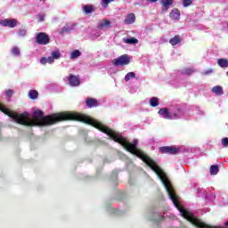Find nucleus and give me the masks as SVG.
Listing matches in <instances>:
<instances>
[{"label": "nucleus", "instance_id": "nucleus-1", "mask_svg": "<svg viewBox=\"0 0 228 228\" xmlns=\"http://www.w3.org/2000/svg\"><path fill=\"white\" fill-rule=\"evenodd\" d=\"M129 63H131V57L127 54H123L113 60V65L115 67H124L129 65Z\"/></svg>", "mask_w": 228, "mask_h": 228}, {"label": "nucleus", "instance_id": "nucleus-2", "mask_svg": "<svg viewBox=\"0 0 228 228\" xmlns=\"http://www.w3.org/2000/svg\"><path fill=\"white\" fill-rule=\"evenodd\" d=\"M181 149L175 146H162L159 148V152L160 154H170L172 156H175V154H179Z\"/></svg>", "mask_w": 228, "mask_h": 228}, {"label": "nucleus", "instance_id": "nucleus-3", "mask_svg": "<svg viewBox=\"0 0 228 228\" xmlns=\"http://www.w3.org/2000/svg\"><path fill=\"white\" fill-rule=\"evenodd\" d=\"M36 42L39 45H47L51 42V37H49V35L45 32H39L36 36Z\"/></svg>", "mask_w": 228, "mask_h": 228}, {"label": "nucleus", "instance_id": "nucleus-4", "mask_svg": "<svg viewBox=\"0 0 228 228\" xmlns=\"http://www.w3.org/2000/svg\"><path fill=\"white\" fill-rule=\"evenodd\" d=\"M0 26H3L4 28H15V26H17V20L15 19L0 20Z\"/></svg>", "mask_w": 228, "mask_h": 228}, {"label": "nucleus", "instance_id": "nucleus-5", "mask_svg": "<svg viewBox=\"0 0 228 228\" xmlns=\"http://www.w3.org/2000/svg\"><path fill=\"white\" fill-rule=\"evenodd\" d=\"M68 85L69 86H79L81 85V79H79V77L71 74L68 78Z\"/></svg>", "mask_w": 228, "mask_h": 228}, {"label": "nucleus", "instance_id": "nucleus-6", "mask_svg": "<svg viewBox=\"0 0 228 228\" xmlns=\"http://www.w3.org/2000/svg\"><path fill=\"white\" fill-rule=\"evenodd\" d=\"M158 114L160 115V117H163V118H166L167 120H174L172 114H170V110L167 108H161L158 111Z\"/></svg>", "mask_w": 228, "mask_h": 228}, {"label": "nucleus", "instance_id": "nucleus-7", "mask_svg": "<svg viewBox=\"0 0 228 228\" xmlns=\"http://www.w3.org/2000/svg\"><path fill=\"white\" fill-rule=\"evenodd\" d=\"M160 4L162 5V13H167V12H168L170 9V6H173L174 0H162L160 1Z\"/></svg>", "mask_w": 228, "mask_h": 228}, {"label": "nucleus", "instance_id": "nucleus-8", "mask_svg": "<svg viewBox=\"0 0 228 228\" xmlns=\"http://www.w3.org/2000/svg\"><path fill=\"white\" fill-rule=\"evenodd\" d=\"M98 29H104V28H111V21L108 19H103L98 23Z\"/></svg>", "mask_w": 228, "mask_h": 228}, {"label": "nucleus", "instance_id": "nucleus-9", "mask_svg": "<svg viewBox=\"0 0 228 228\" xmlns=\"http://www.w3.org/2000/svg\"><path fill=\"white\" fill-rule=\"evenodd\" d=\"M61 58V53L59 51H53L52 56L48 57V61L50 64L54 63V60H60Z\"/></svg>", "mask_w": 228, "mask_h": 228}, {"label": "nucleus", "instance_id": "nucleus-10", "mask_svg": "<svg viewBox=\"0 0 228 228\" xmlns=\"http://www.w3.org/2000/svg\"><path fill=\"white\" fill-rule=\"evenodd\" d=\"M86 104L87 108H97V106H99V102L94 98H86Z\"/></svg>", "mask_w": 228, "mask_h": 228}, {"label": "nucleus", "instance_id": "nucleus-11", "mask_svg": "<svg viewBox=\"0 0 228 228\" xmlns=\"http://www.w3.org/2000/svg\"><path fill=\"white\" fill-rule=\"evenodd\" d=\"M169 17L170 19H173V20H179V19H181V12L179 9L175 8L169 13Z\"/></svg>", "mask_w": 228, "mask_h": 228}, {"label": "nucleus", "instance_id": "nucleus-12", "mask_svg": "<svg viewBox=\"0 0 228 228\" xmlns=\"http://www.w3.org/2000/svg\"><path fill=\"white\" fill-rule=\"evenodd\" d=\"M136 21V15L134 13L131 12L126 15V19L124 20L125 24H134Z\"/></svg>", "mask_w": 228, "mask_h": 228}, {"label": "nucleus", "instance_id": "nucleus-13", "mask_svg": "<svg viewBox=\"0 0 228 228\" xmlns=\"http://www.w3.org/2000/svg\"><path fill=\"white\" fill-rule=\"evenodd\" d=\"M181 37L179 35L175 36L174 37L169 39V44L171 45H177V44H181Z\"/></svg>", "mask_w": 228, "mask_h": 228}, {"label": "nucleus", "instance_id": "nucleus-14", "mask_svg": "<svg viewBox=\"0 0 228 228\" xmlns=\"http://www.w3.org/2000/svg\"><path fill=\"white\" fill-rule=\"evenodd\" d=\"M212 92L216 95H224V87L220 86H216L212 88Z\"/></svg>", "mask_w": 228, "mask_h": 228}, {"label": "nucleus", "instance_id": "nucleus-15", "mask_svg": "<svg viewBox=\"0 0 228 228\" xmlns=\"http://www.w3.org/2000/svg\"><path fill=\"white\" fill-rule=\"evenodd\" d=\"M217 64L219 65V67H221L222 69H225L228 67V60L227 59H218L217 60Z\"/></svg>", "mask_w": 228, "mask_h": 228}, {"label": "nucleus", "instance_id": "nucleus-16", "mask_svg": "<svg viewBox=\"0 0 228 228\" xmlns=\"http://www.w3.org/2000/svg\"><path fill=\"white\" fill-rule=\"evenodd\" d=\"M28 97H29V99H32V101H35V99H38V91L29 90L28 91Z\"/></svg>", "mask_w": 228, "mask_h": 228}, {"label": "nucleus", "instance_id": "nucleus-17", "mask_svg": "<svg viewBox=\"0 0 228 228\" xmlns=\"http://www.w3.org/2000/svg\"><path fill=\"white\" fill-rule=\"evenodd\" d=\"M83 12H84L86 15H88V14H90V13H93V12H94V5H88V4L84 5V7H83Z\"/></svg>", "mask_w": 228, "mask_h": 228}, {"label": "nucleus", "instance_id": "nucleus-18", "mask_svg": "<svg viewBox=\"0 0 228 228\" xmlns=\"http://www.w3.org/2000/svg\"><path fill=\"white\" fill-rule=\"evenodd\" d=\"M150 105L152 108H156L157 106H159V99H158V97H152L150 100Z\"/></svg>", "mask_w": 228, "mask_h": 228}, {"label": "nucleus", "instance_id": "nucleus-19", "mask_svg": "<svg viewBox=\"0 0 228 228\" xmlns=\"http://www.w3.org/2000/svg\"><path fill=\"white\" fill-rule=\"evenodd\" d=\"M218 172H220V167H218V165H212L210 167L211 175H216V174H218Z\"/></svg>", "mask_w": 228, "mask_h": 228}, {"label": "nucleus", "instance_id": "nucleus-20", "mask_svg": "<svg viewBox=\"0 0 228 228\" xmlns=\"http://www.w3.org/2000/svg\"><path fill=\"white\" fill-rule=\"evenodd\" d=\"M124 42H125V44L133 45L134 44H138V39H136V37H131V38L124 39Z\"/></svg>", "mask_w": 228, "mask_h": 228}, {"label": "nucleus", "instance_id": "nucleus-21", "mask_svg": "<svg viewBox=\"0 0 228 228\" xmlns=\"http://www.w3.org/2000/svg\"><path fill=\"white\" fill-rule=\"evenodd\" d=\"M195 69L191 68H185L182 70V74H184L185 76H191V74H194Z\"/></svg>", "mask_w": 228, "mask_h": 228}, {"label": "nucleus", "instance_id": "nucleus-22", "mask_svg": "<svg viewBox=\"0 0 228 228\" xmlns=\"http://www.w3.org/2000/svg\"><path fill=\"white\" fill-rule=\"evenodd\" d=\"M81 56V52L79 50H75L70 54L71 60H76V58H79Z\"/></svg>", "mask_w": 228, "mask_h": 228}, {"label": "nucleus", "instance_id": "nucleus-23", "mask_svg": "<svg viewBox=\"0 0 228 228\" xmlns=\"http://www.w3.org/2000/svg\"><path fill=\"white\" fill-rule=\"evenodd\" d=\"M134 77H136V74L134 72H128L125 77V81H131Z\"/></svg>", "mask_w": 228, "mask_h": 228}, {"label": "nucleus", "instance_id": "nucleus-24", "mask_svg": "<svg viewBox=\"0 0 228 228\" xmlns=\"http://www.w3.org/2000/svg\"><path fill=\"white\" fill-rule=\"evenodd\" d=\"M73 29H74V27H72V26L67 24V25H65V26L62 28L61 31H62V33H69V31H72Z\"/></svg>", "mask_w": 228, "mask_h": 228}, {"label": "nucleus", "instance_id": "nucleus-25", "mask_svg": "<svg viewBox=\"0 0 228 228\" xmlns=\"http://www.w3.org/2000/svg\"><path fill=\"white\" fill-rule=\"evenodd\" d=\"M12 53L14 56H20V49L19 47H13Z\"/></svg>", "mask_w": 228, "mask_h": 228}, {"label": "nucleus", "instance_id": "nucleus-26", "mask_svg": "<svg viewBox=\"0 0 228 228\" xmlns=\"http://www.w3.org/2000/svg\"><path fill=\"white\" fill-rule=\"evenodd\" d=\"M110 3H113V0H102V6H103V8H108Z\"/></svg>", "mask_w": 228, "mask_h": 228}, {"label": "nucleus", "instance_id": "nucleus-27", "mask_svg": "<svg viewBox=\"0 0 228 228\" xmlns=\"http://www.w3.org/2000/svg\"><path fill=\"white\" fill-rule=\"evenodd\" d=\"M191 3H193L191 0H183V5L186 8L188 6H191Z\"/></svg>", "mask_w": 228, "mask_h": 228}, {"label": "nucleus", "instance_id": "nucleus-28", "mask_svg": "<svg viewBox=\"0 0 228 228\" xmlns=\"http://www.w3.org/2000/svg\"><path fill=\"white\" fill-rule=\"evenodd\" d=\"M40 63H41L42 65H45L46 63H49V58L42 57V58L40 59Z\"/></svg>", "mask_w": 228, "mask_h": 228}, {"label": "nucleus", "instance_id": "nucleus-29", "mask_svg": "<svg viewBox=\"0 0 228 228\" xmlns=\"http://www.w3.org/2000/svg\"><path fill=\"white\" fill-rule=\"evenodd\" d=\"M203 76H210V74H213V69H208L202 72Z\"/></svg>", "mask_w": 228, "mask_h": 228}, {"label": "nucleus", "instance_id": "nucleus-30", "mask_svg": "<svg viewBox=\"0 0 228 228\" xmlns=\"http://www.w3.org/2000/svg\"><path fill=\"white\" fill-rule=\"evenodd\" d=\"M5 95H6V97H12V95H13V90H12V89H9V90H7V91H5Z\"/></svg>", "mask_w": 228, "mask_h": 228}, {"label": "nucleus", "instance_id": "nucleus-31", "mask_svg": "<svg viewBox=\"0 0 228 228\" xmlns=\"http://www.w3.org/2000/svg\"><path fill=\"white\" fill-rule=\"evenodd\" d=\"M26 34H27L26 29H20V31H19V33H18V35H19L20 37H26Z\"/></svg>", "mask_w": 228, "mask_h": 228}, {"label": "nucleus", "instance_id": "nucleus-32", "mask_svg": "<svg viewBox=\"0 0 228 228\" xmlns=\"http://www.w3.org/2000/svg\"><path fill=\"white\" fill-rule=\"evenodd\" d=\"M222 143H223L224 147H228V138L227 137L223 138Z\"/></svg>", "mask_w": 228, "mask_h": 228}, {"label": "nucleus", "instance_id": "nucleus-33", "mask_svg": "<svg viewBox=\"0 0 228 228\" xmlns=\"http://www.w3.org/2000/svg\"><path fill=\"white\" fill-rule=\"evenodd\" d=\"M171 117L173 118V119L179 118V114L174 113L173 115H171Z\"/></svg>", "mask_w": 228, "mask_h": 228}, {"label": "nucleus", "instance_id": "nucleus-34", "mask_svg": "<svg viewBox=\"0 0 228 228\" xmlns=\"http://www.w3.org/2000/svg\"><path fill=\"white\" fill-rule=\"evenodd\" d=\"M112 175H113L114 177H118V173H117V171H113V172H112Z\"/></svg>", "mask_w": 228, "mask_h": 228}, {"label": "nucleus", "instance_id": "nucleus-35", "mask_svg": "<svg viewBox=\"0 0 228 228\" xmlns=\"http://www.w3.org/2000/svg\"><path fill=\"white\" fill-rule=\"evenodd\" d=\"M224 225H225L226 227H228V221L224 224Z\"/></svg>", "mask_w": 228, "mask_h": 228}, {"label": "nucleus", "instance_id": "nucleus-36", "mask_svg": "<svg viewBox=\"0 0 228 228\" xmlns=\"http://www.w3.org/2000/svg\"><path fill=\"white\" fill-rule=\"evenodd\" d=\"M163 218H165V216H162L160 217V220H163Z\"/></svg>", "mask_w": 228, "mask_h": 228}, {"label": "nucleus", "instance_id": "nucleus-37", "mask_svg": "<svg viewBox=\"0 0 228 228\" xmlns=\"http://www.w3.org/2000/svg\"><path fill=\"white\" fill-rule=\"evenodd\" d=\"M40 20H44V17H42V18L40 19Z\"/></svg>", "mask_w": 228, "mask_h": 228}]
</instances>
